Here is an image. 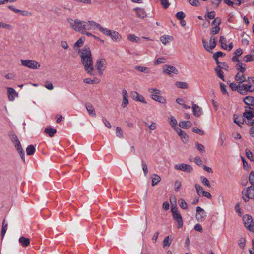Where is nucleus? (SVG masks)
Returning a JSON list of instances; mask_svg holds the SVG:
<instances>
[{
  "instance_id": "052dcab7",
  "label": "nucleus",
  "mask_w": 254,
  "mask_h": 254,
  "mask_svg": "<svg viewBox=\"0 0 254 254\" xmlns=\"http://www.w3.org/2000/svg\"><path fill=\"white\" fill-rule=\"evenodd\" d=\"M201 182L204 185L206 186L207 187H210V182L206 178L201 177Z\"/></svg>"
},
{
  "instance_id": "603ef678",
  "label": "nucleus",
  "mask_w": 254,
  "mask_h": 254,
  "mask_svg": "<svg viewBox=\"0 0 254 254\" xmlns=\"http://www.w3.org/2000/svg\"><path fill=\"white\" fill-rule=\"evenodd\" d=\"M176 17L178 20H182L185 18V14L182 11L178 12L176 13Z\"/></svg>"
},
{
  "instance_id": "2f4dec72",
  "label": "nucleus",
  "mask_w": 254,
  "mask_h": 254,
  "mask_svg": "<svg viewBox=\"0 0 254 254\" xmlns=\"http://www.w3.org/2000/svg\"><path fill=\"white\" fill-rule=\"evenodd\" d=\"M127 39L131 42L138 43L139 41V38L134 34H128L127 36Z\"/></svg>"
},
{
  "instance_id": "338daca9",
  "label": "nucleus",
  "mask_w": 254,
  "mask_h": 254,
  "mask_svg": "<svg viewBox=\"0 0 254 254\" xmlns=\"http://www.w3.org/2000/svg\"><path fill=\"white\" fill-rule=\"evenodd\" d=\"M196 147L197 148V149L200 152H204V147L203 145H202L201 144H200L198 142H197L196 143Z\"/></svg>"
},
{
  "instance_id": "b1692460",
  "label": "nucleus",
  "mask_w": 254,
  "mask_h": 254,
  "mask_svg": "<svg viewBox=\"0 0 254 254\" xmlns=\"http://www.w3.org/2000/svg\"><path fill=\"white\" fill-rule=\"evenodd\" d=\"M192 125L191 123L189 121H182L179 122V126L182 128L187 129Z\"/></svg>"
},
{
  "instance_id": "423d86ee",
  "label": "nucleus",
  "mask_w": 254,
  "mask_h": 254,
  "mask_svg": "<svg viewBox=\"0 0 254 254\" xmlns=\"http://www.w3.org/2000/svg\"><path fill=\"white\" fill-rule=\"evenodd\" d=\"M9 136L11 140L14 144L15 147H16L17 150L18 151L20 154L22 160L24 161V152L23 150L22 146L20 144V142L17 137V136L14 133H10Z\"/></svg>"
},
{
  "instance_id": "f3484780",
  "label": "nucleus",
  "mask_w": 254,
  "mask_h": 254,
  "mask_svg": "<svg viewBox=\"0 0 254 254\" xmlns=\"http://www.w3.org/2000/svg\"><path fill=\"white\" fill-rule=\"evenodd\" d=\"M137 16L140 19H144L147 16V13L144 9L141 7H137L133 9Z\"/></svg>"
},
{
  "instance_id": "39448f33",
  "label": "nucleus",
  "mask_w": 254,
  "mask_h": 254,
  "mask_svg": "<svg viewBox=\"0 0 254 254\" xmlns=\"http://www.w3.org/2000/svg\"><path fill=\"white\" fill-rule=\"evenodd\" d=\"M21 65L30 69L33 70L38 69L41 67L40 64L33 60H20Z\"/></svg>"
},
{
  "instance_id": "0e129e2a",
  "label": "nucleus",
  "mask_w": 254,
  "mask_h": 254,
  "mask_svg": "<svg viewBox=\"0 0 254 254\" xmlns=\"http://www.w3.org/2000/svg\"><path fill=\"white\" fill-rule=\"evenodd\" d=\"M15 75L13 73H8L6 74L4 77L7 79L13 80L15 78Z\"/></svg>"
},
{
  "instance_id": "6e6d98bb",
  "label": "nucleus",
  "mask_w": 254,
  "mask_h": 254,
  "mask_svg": "<svg viewBox=\"0 0 254 254\" xmlns=\"http://www.w3.org/2000/svg\"><path fill=\"white\" fill-rule=\"evenodd\" d=\"M142 169L144 172V176H146L148 172V168L147 164L145 161H142Z\"/></svg>"
},
{
  "instance_id": "3c124183",
  "label": "nucleus",
  "mask_w": 254,
  "mask_h": 254,
  "mask_svg": "<svg viewBox=\"0 0 254 254\" xmlns=\"http://www.w3.org/2000/svg\"><path fill=\"white\" fill-rule=\"evenodd\" d=\"M166 62V59L164 57H161L158 58L155 62L154 64L157 65L161 63H164Z\"/></svg>"
},
{
  "instance_id": "0eeeda50",
  "label": "nucleus",
  "mask_w": 254,
  "mask_h": 254,
  "mask_svg": "<svg viewBox=\"0 0 254 254\" xmlns=\"http://www.w3.org/2000/svg\"><path fill=\"white\" fill-rule=\"evenodd\" d=\"M107 64V61L104 58H100L96 62L95 67L100 75H102Z\"/></svg>"
},
{
  "instance_id": "8fccbe9b",
  "label": "nucleus",
  "mask_w": 254,
  "mask_h": 254,
  "mask_svg": "<svg viewBox=\"0 0 254 254\" xmlns=\"http://www.w3.org/2000/svg\"><path fill=\"white\" fill-rule=\"evenodd\" d=\"M148 91L152 94H159L161 93V91L156 88H150L148 89Z\"/></svg>"
},
{
  "instance_id": "4be33fe9",
  "label": "nucleus",
  "mask_w": 254,
  "mask_h": 254,
  "mask_svg": "<svg viewBox=\"0 0 254 254\" xmlns=\"http://www.w3.org/2000/svg\"><path fill=\"white\" fill-rule=\"evenodd\" d=\"M132 96L133 99L137 101H140L143 103H146L144 97L142 95H139L137 92L134 91L132 92Z\"/></svg>"
},
{
  "instance_id": "412c9836",
  "label": "nucleus",
  "mask_w": 254,
  "mask_h": 254,
  "mask_svg": "<svg viewBox=\"0 0 254 254\" xmlns=\"http://www.w3.org/2000/svg\"><path fill=\"white\" fill-rule=\"evenodd\" d=\"M192 105L193 115L196 117H199L202 113L201 108L193 103H192Z\"/></svg>"
},
{
  "instance_id": "774afa93",
  "label": "nucleus",
  "mask_w": 254,
  "mask_h": 254,
  "mask_svg": "<svg viewBox=\"0 0 254 254\" xmlns=\"http://www.w3.org/2000/svg\"><path fill=\"white\" fill-rule=\"evenodd\" d=\"M246 155L250 160H253V154L250 150L248 149L246 150Z\"/></svg>"
},
{
  "instance_id": "c03bdc74",
  "label": "nucleus",
  "mask_w": 254,
  "mask_h": 254,
  "mask_svg": "<svg viewBox=\"0 0 254 254\" xmlns=\"http://www.w3.org/2000/svg\"><path fill=\"white\" fill-rule=\"evenodd\" d=\"M179 205L183 209H186L187 208V204L185 201L183 199H180L179 200Z\"/></svg>"
},
{
  "instance_id": "20e7f679",
  "label": "nucleus",
  "mask_w": 254,
  "mask_h": 254,
  "mask_svg": "<svg viewBox=\"0 0 254 254\" xmlns=\"http://www.w3.org/2000/svg\"><path fill=\"white\" fill-rule=\"evenodd\" d=\"M96 28L105 35L109 36L114 41H117L121 39V35L117 31L110 30L106 28H104L99 23L97 24Z\"/></svg>"
},
{
  "instance_id": "13d9d810",
  "label": "nucleus",
  "mask_w": 254,
  "mask_h": 254,
  "mask_svg": "<svg viewBox=\"0 0 254 254\" xmlns=\"http://www.w3.org/2000/svg\"><path fill=\"white\" fill-rule=\"evenodd\" d=\"M60 46L64 49H67L69 48L68 44L66 41L62 40L60 42Z\"/></svg>"
},
{
  "instance_id": "49530a36",
  "label": "nucleus",
  "mask_w": 254,
  "mask_h": 254,
  "mask_svg": "<svg viewBox=\"0 0 254 254\" xmlns=\"http://www.w3.org/2000/svg\"><path fill=\"white\" fill-rule=\"evenodd\" d=\"M161 4L163 8L167 9L170 6V3L168 0H160Z\"/></svg>"
},
{
  "instance_id": "680f3d73",
  "label": "nucleus",
  "mask_w": 254,
  "mask_h": 254,
  "mask_svg": "<svg viewBox=\"0 0 254 254\" xmlns=\"http://www.w3.org/2000/svg\"><path fill=\"white\" fill-rule=\"evenodd\" d=\"M249 180L251 185H254V172H251L249 175Z\"/></svg>"
},
{
  "instance_id": "864d4df0",
  "label": "nucleus",
  "mask_w": 254,
  "mask_h": 254,
  "mask_svg": "<svg viewBox=\"0 0 254 254\" xmlns=\"http://www.w3.org/2000/svg\"><path fill=\"white\" fill-rule=\"evenodd\" d=\"M188 1L193 6H198L200 5V2L198 0H188Z\"/></svg>"
},
{
  "instance_id": "de8ad7c7",
  "label": "nucleus",
  "mask_w": 254,
  "mask_h": 254,
  "mask_svg": "<svg viewBox=\"0 0 254 254\" xmlns=\"http://www.w3.org/2000/svg\"><path fill=\"white\" fill-rule=\"evenodd\" d=\"M216 68L221 70L222 69H224L227 70L228 68V66L226 63H220V64H218V65Z\"/></svg>"
},
{
  "instance_id": "a19ab883",
  "label": "nucleus",
  "mask_w": 254,
  "mask_h": 254,
  "mask_svg": "<svg viewBox=\"0 0 254 254\" xmlns=\"http://www.w3.org/2000/svg\"><path fill=\"white\" fill-rule=\"evenodd\" d=\"M83 82L86 84H93L94 83H98L99 82L98 80H92L90 78H85L83 80Z\"/></svg>"
},
{
  "instance_id": "4c0bfd02",
  "label": "nucleus",
  "mask_w": 254,
  "mask_h": 254,
  "mask_svg": "<svg viewBox=\"0 0 254 254\" xmlns=\"http://www.w3.org/2000/svg\"><path fill=\"white\" fill-rule=\"evenodd\" d=\"M215 71L217 75L219 78H220L221 79L224 81V77L223 75V72H222L221 69L215 68Z\"/></svg>"
},
{
  "instance_id": "a878e982",
  "label": "nucleus",
  "mask_w": 254,
  "mask_h": 254,
  "mask_svg": "<svg viewBox=\"0 0 254 254\" xmlns=\"http://www.w3.org/2000/svg\"><path fill=\"white\" fill-rule=\"evenodd\" d=\"M19 242L23 247H26L30 244V239L22 236L19 239Z\"/></svg>"
},
{
  "instance_id": "5701e85b",
  "label": "nucleus",
  "mask_w": 254,
  "mask_h": 254,
  "mask_svg": "<svg viewBox=\"0 0 254 254\" xmlns=\"http://www.w3.org/2000/svg\"><path fill=\"white\" fill-rule=\"evenodd\" d=\"M151 185L152 186L156 185L159 182H160L161 177L156 174H154L151 176Z\"/></svg>"
},
{
  "instance_id": "f03ea898",
  "label": "nucleus",
  "mask_w": 254,
  "mask_h": 254,
  "mask_svg": "<svg viewBox=\"0 0 254 254\" xmlns=\"http://www.w3.org/2000/svg\"><path fill=\"white\" fill-rule=\"evenodd\" d=\"M81 62L86 72L90 75H94V69L91 51L89 47H84L80 50Z\"/></svg>"
},
{
  "instance_id": "9d476101",
  "label": "nucleus",
  "mask_w": 254,
  "mask_h": 254,
  "mask_svg": "<svg viewBox=\"0 0 254 254\" xmlns=\"http://www.w3.org/2000/svg\"><path fill=\"white\" fill-rule=\"evenodd\" d=\"M7 8L11 11L15 13H19L23 16L30 17L32 15L31 12L26 10H21L20 9H16L13 5H8L7 6Z\"/></svg>"
},
{
  "instance_id": "37998d69",
  "label": "nucleus",
  "mask_w": 254,
  "mask_h": 254,
  "mask_svg": "<svg viewBox=\"0 0 254 254\" xmlns=\"http://www.w3.org/2000/svg\"><path fill=\"white\" fill-rule=\"evenodd\" d=\"M136 69H137L138 71L142 72H145L148 73L150 72V69L149 68L146 67H143V66H138L136 67Z\"/></svg>"
},
{
  "instance_id": "2eb2a0df",
  "label": "nucleus",
  "mask_w": 254,
  "mask_h": 254,
  "mask_svg": "<svg viewBox=\"0 0 254 254\" xmlns=\"http://www.w3.org/2000/svg\"><path fill=\"white\" fill-rule=\"evenodd\" d=\"M6 89L9 100L10 101H13L15 98L18 96V93L13 88L7 87Z\"/></svg>"
},
{
  "instance_id": "5fc2aeb1",
  "label": "nucleus",
  "mask_w": 254,
  "mask_h": 254,
  "mask_svg": "<svg viewBox=\"0 0 254 254\" xmlns=\"http://www.w3.org/2000/svg\"><path fill=\"white\" fill-rule=\"evenodd\" d=\"M244 119L240 117H236L234 119V122L238 124L239 126L244 123Z\"/></svg>"
},
{
  "instance_id": "f257e3e1",
  "label": "nucleus",
  "mask_w": 254,
  "mask_h": 254,
  "mask_svg": "<svg viewBox=\"0 0 254 254\" xmlns=\"http://www.w3.org/2000/svg\"><path fill=\"white\" fill-rule=\"evenodd\" d=\"M67 21L71 29L82 34L86 30H91L96 28L98 24L93 20L84 21L78 18L75 19L68 18Z\"/></svg>"
},
{
  "instance_id": "dca6fc26",
  "label": "nucleus",
  "mask_w": 254,
  "mask_h": 254,
  "mask_svg": "<svg viewBox=\"0 0 254 254\" xmlns=\"http://www.w3.org/2000/svg\"><path fill=\"white\" fill-rule=\"evenodd\" d=\"M235 80L237 83L241 85L244 82L247 81V78L244 73L238 72L235 77Z\"/></svg>"
},
{
  "instance_id": "e2e57ef3",
  "label": "nucleus",
  "mask_w": 254,
  "mask_h": 254,
  "mask_svg": "<svg viewBox=\"0 0 254 254\" xmlns=\"http://www.w3.org/2000/svg\"><path fill=\"white\" fill-rule=\"evenodd\" d=\"M175 190L176 191H178L180 190V189L181 186V182L179 181H176L175 182Z\"/></svg>"
},
{
  "instance_id": "7ed1b4c3",
  "label": "nucleus",
  "mask_w": 254,
  "mask_h": 254,
  "mask_svg": "<svg viewBox=\"0 0 254 254\" xmlns=\"http://www.w3.org/2000/svg\"><path fill=\"white\" fill-rule=\"evenodd\" d=\"M247 84H242L239 87V93L244 95L247 92L254 91V77H248L247 81Z\"/></svg>"
},
{
  "instance_id": "69168bd1",
  "label": "nucleus",
  "mask_w": 254,
  "mask_h": 254,
  "mask_svg": "<svg viewBox=\"0 0 254 254\" xmlns=\"http://www.w3.org/2000/svg\"><path fill=\"white\" fill-rule=\"evenodd\" d=\"M220 30V28L219 26H215L214 27L212 28L211 32L212 34H216L219 32Z\"/></svg>"
},
{
  "instance_id": "6e6552de",
  "label": "nucleus",
  "mask_w": 254,
  "mask_h": 254,
  "mask_svg": "<svg viewBox=\"0 0 254 254\" xmlns=\"http://www.w3.org/2000/svg\"><path fill=\"white\" fill-rule=\"evenodd\" d=\"M244 224L246 227L251 231H253L254 229V224L253 218L251 216L246 215L243 217Z\"/></svg>"
},
{
  "instance_id": "a211bd4d",
  "label": "nucleus",
  "mask_w": 254,
  "mask_h": 254,
  "mask_svg": "<svg viewBox=\"0 0 254 254\" xmlns=\"http://www.w3.org/2000/svg\"><path fill=\"white\" fill-rule=\"evenodd\" d=\"M122 96H123V101L121 104V106L122 108H126L127 105L128 104V95L127 93V91L125 89H123L122 90Z\"/></svg>"
},
{
  "instance_id": "ddd939ff",
  "label": "nucleus",
  "mask_w": 254,
  "mask_h": 254,
  "mask_svg": "<svg viewBox=\"0 0 254 254\" xmlns=\"http://www.w3.org/2000/svg\"><path fill=\"white\" fill-rule=\"evenodd\" d=\"M175 168L176 170H182L183 171L190 173L192 170V167L186 164H178L175 166Z\"/></svg>"
},
{
  "instance_id": "09e8293b",
  "label": "nucleus",
  "mask_w": 254,
  "mask_h": 254,
  "mask_svg": "<svg viewBox=\"0 0 254 254\" xmlns=\"http://www.w3.org/2000/svg\"><path fill=\"white\" fill-rule=\"evenodd\" d=\"M5 220L2 223V229H1V236L2 237H4L7 228V224L4 223Z\"/></svg>"
},
{
  "instance_id": "393cba45",
  "label": "nucleus",
  "mask_w": 254,
  "mask_h": 254,
  "mask_svg": "<svg viewBox=\"0 0 254 254\" xmlns=\"http://www.w3.org/2000/svg\"><path fill=\"white\" fill-rule=\"evenodd\" d=\"M151 97L152 99L158 102L161 103L162 104H165L166 103V99L162 96H159L158 94H151Z\"/></svg>"
},
{
  "instance_id": "72a5a7b5",
  "label": "nucleus",
  "mask_w": 254,
  "mask_h": 254,
  "mask_svg": "<svg viewBox=\"0 0 254 254\" xmlns=\"http://www.w3.org/2000/svg\"><path fill=\"white\" fill-rule=\"evenodd\" d=\"M35 151V148L32 145L28 146L26 148V152L27 155H31L34 154Z\"/></svg>"
},
{
  "instance_id": "473e14b6",
  "label": "nucleus",
  "mask_w": 254,
  "mask_h": 254,
  "mask_svg": "<svg viewBox=\"0 0 254 254\" xmlns=\"http://www.w3.org/2000/svg\"><path fill=\"white\" fill-rule=\"evenodd\" d=\"M86 109L88 112V113L95 117L96 116L95 111L94 108L91 105H87L86 106Z\"/></svg>"
},
{
  "instance_id": "c85d7f7f",
  "label": "nucleus",
  "mask_w": 254,
  "mask_h": 254,
  "mask_svg": "<svg viewBox=\"0 0 254 254\" xmlns=\"http://www.w3.org/2000/svg\"><path fill=\"white\" fill-rule=\"evenodd\" d=\"M226 39L224 36H220L219 43L221 44V47L225 50L228 49V46L226 43Z\"/></svg>"
},
{
  "instance_id": "cd10ccee",
  "label": "nucleus",
  "mask_w": 254,
  "mask_h": 254,
  "mask_svg": "<svg viewBox=\"0 0 254 254\" xmlns=\"http://www.w3.org/2000/svg\"><path fill=\"white\" fill-rule=\"evenodd\" d=\"M244 102L248 105H254V97L248 96L244 98Z\"/></svg>"
},
{
  "instance_id": "1a4fd4ad",
  "label": "nucleus",
  "mask_w": 254,
  "mask_h": 254,
  "mask_svg": "<svg viewBox=\"0 0 254 254\" xmlns=\"http://www.w3.org/2000/svg\"><path fill=\"white\" fill-rule=\"evenodd\" d=\"M252 186L248 187L246 190L242 191V198L245 202H247L250 199L254 197V194L250 192L251 190H253Z\"/></svg>"
},
{
  "instance_id": "f704fd0d",
  "label": "nucleus",
  "mask_w": 254,
  "mask_h": 254,
  "mask_svg": "<svg viewBox=\"0 0 254 254\" xmlns=\"http://www.w3.org/2000/svg\"><path fill=\"white\" fill-rule=\"evenodd\" d=\"M195 188L196 189V191L198 195H201L203 192H204L203 188L199 184H195Z\"/></svg>"
},
{
  "instance_id": "bf43d9fd",
  "label": "nucleus",
  "mask_w": 254,
  "mask_h": 254,
  "mask_svg": "<svg viewBox=\"0 0 254 254\" xmlns=\"http://www.w3.org/2000/svg\"><path fill=\"white\" fill-rule=\"evenodd\" d=\"M174 220L177 223V227L178 228H181L183 227V222L182 218H178V219H174Z\"/></svg>"
},
{
  "instance_id": "c9c22d12",
  "label": "nucleus",
  "mask_w": 254,
  "mask_h": 254,
  "mask_svg": "<svg viewBox=\"0 0 254 254\" xmlns=\"http://www.w3.org/2000/svg\"><path fill=\"white\" fill-rule=\"evenodd\" d=\"M169 122L170 125L171 126V127L173 128H174V129H176L175 127L176 126L177 122V120L173 116L170 117V118H169Z\"/></svg>"
},
{
  "instance_id": "c756f323",
  "label": "nucleus",
  "mask_w": 254,
  "mask_h": 254,
  "mask_svg": "<svg viewBox=\"0 0 254 254\" xmlns=\"http://www.w3.org/2000/svg\"><path fill=\"white\" fill-rule=\"evenodd\" d=\"M45 132L48 134L50 137H53L56 133V129L50 127H47L45 129Z\"/></svg>"
},
{
  "instance_id": "7c9ffc66",
  "label": "nucleus",
  "mask_w": 254,
  "mask_h": 254,
  "mask_svg": "<svg viewBox=\"0 0 254 254\" xmlns=\"http://www.w3.org/2000/svg\"><path fill=\"white\" fill-rule=\"evenodd\" d=\"M12 28V26L10 24L0 22V28H3L6 30H11Z\"/></svg>"
},
{
  "instance_id": "58836bf2",
  "label": "nucleus",
  "mask_w": 254,
  "mask_h": 254,
  "mask_svg": "<svg viewBox=\"0 0 254 254\" xmlns=\"http://www.w3.org/2000/svg\"><path fill=\"white\" fill-rule=\"evenodd\" d=\"M230 87L232 89V90L235 91L237 90L238 92L239 93V86H241L240 84H237L236 83H231L229 85Z\"/></svg>"
},
{
  "instance_id": "4468645a",
  "label": "nucleus",
  "mask_w": 254,
  "mask_h": 254,
  "mask_svg": "<svg viewBox=\"0 0 254 254\" xmlns=\"http://www.w3.org/2000/svg\"><path fill=\"white\" fill-rule=\"evenodd\" d=\"M163 72L171 76V73L177 74L178 73V70L174 66L165 65L163 68Z\"/></svg>"
},
{
  "instance_id": "6ab92c4d",
  "label": "nucleus",
  "mask_w": 254,
  "mask_h": 254,
  "mask_svg": "<svg viewBox=\"0 0 254 254\" xmlns=\"http://www.w3.org/2000/svg\"><path fill=\"white\" fill-rule=\"evenodd\" d=\"M175 130L177 132L178 134L181 137L182 140L184 142L187 143L188 141V136L187 135V134L184 131L182 130L179 128H177L176 129H175Z\"/></svg>"
},
{
  "instance_id": "79ce46f5",
  "label": "nucleus",
  "mask_w": 254,
  "mask_h": 254,
  "mask_svg": "<svg viewBox=\"0 0 254 254\" xmlns=\"http://www.w3.org/2000/svg\"><path fill=\"white\" fill-rule=\"evenodd\" d=\"M175 84L178 87L182 89H186L187 88V84L186 82L178 81L176 82Z\"/></svg>"
},
{
  "instance_id": "a18cd8bd",
  "label": "nucleus",
  "mask_w": 254,
  "mask_h": 254,
  "mask_svg": "<svg viewBox=\"0 0 254 254\" xmlns=\"http://www.w3.org/2000/svg\"><path fill=\"white\" fill-rule=\"evenodd\" d=\"M85 40V38L81 37L74 44V47H80L82 46Z\"/></svg>"
},
{
  "instance_id": "9b49d317",
  "label": "nucleus",
  "mask_w": 254,
  "mask_h": 254,
  "mask_svg": "<svg viewBox=\"0 0 254 254\" xmlns=\"http://www.w3.org/2000/svg\"><path fill=\"white\" fill-rule=\"evenodd\" d=\"M196 218L198 221L202 222L204 220L206 216L205 211L199 206H197L196 209Z\"/></svg>"
},
{
  "instance_id": "4d7b16f0",
  "label": "nucleus",
  "mask_w": 254,
  "mask_h": 254,
  "mask_svg": "<svg viewBox=\"0 0 254 254\" xmlns=\"http://www.w3.org/2000/svg\"><path fill=\"white\" fill-rule=\"evenodd\" d=\"M116 135L117 137L122 138L123 137V131L120 127L116 128Z\"/></svg>"
},
{
  "instance_id": "e433bc0d",
  "label": "nucleus",
  "mask_w": 254,
  "mask_h": 254,
  "mask_svg": "<svg viewBox=\"0 0 254 254\" xmlns=\"http://www.w3.org/2000/svg\"><path fill=\"white\" fill-rule=\"evenodd\" d=\"M243 116L247 120L252 118L254 117V114L252 111H248L244 112Z\"/></svg>"
},
{
  "instance_id": "ea45409f",
  "label": "nucleus",
  "mask_w": 254,
  "mask_h": 254,
  "mask_svg": "<svg viewBox=\"0 0 254 254\" xmlns=\"http://www.w3.org/2000/svg\"><path fill=\"white\" fill-rule=\"evenodd\" d=\"M171 243V240H170L169 236H167L165 238L163 242V247H166L170 246Z\"/></svg>"
},
{
  "instance_id": "bb28decb",
  "label": "nucleus",
  "mask_w": 254,
  "mask_h": 254,
  "mask_svg": "<svg viewBox=\"0 0 254 254\" xmlns=\"http://www.w3.org/2000/svg\"><path fill=\"white\" fill-rule=\"evenodd\" d=\"M236 67L237 70L239 71L238 72H241L242 73H244V72L246 71V64L241 62L238 63L236 64Z\"/></svg>"
},
{
  "instance_id": "aec40b11",
  "label": "nucleus",
  "mask_w": 254,
  "mask_h": 254,
  "mask_svg": "<svg viewBox=\"0 0 254 254\" xmlns=\"http://www.w3.org/2000/svg\"><path fill=\"white\" fill-rule=\"evenodd\" d=\"M173 40L172 36L164 35L160 37V40L163 44L166 45Z\"/></svg>"
},
{
  "instance_id": "f8f14e48",
  "label": "nucleus",
  "mask_w": 254,
  "mask_h": 254,
  "mask_svg": "<svg viewBox=\"0 0 254 254\" xmlns=\"http://www.w3.org/2000/svg\"><path fill=\"white\" fill-rule=\"evenodd\" d=\"M203 45L207 51H210L216 46L215 39L214 37H211L209 40V45L208 44L206 41L203 40Z\"/></svg>"
}]
</instances>
